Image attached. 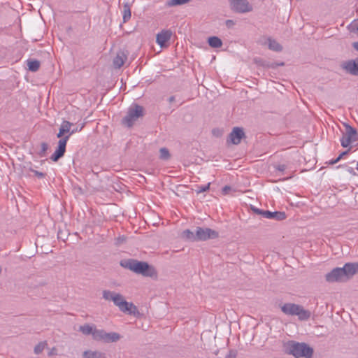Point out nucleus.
I'll use <instances>...</instances> for the list:
<instances>
[{
    "label": "nucleus",
    "instance_id": "1",
    "mask_svg": "<svg viewBox=\"0 0 358 358\" xmlns=\"http://www.w3.org/2000/svg\"><path fill=\"white\" fill-rule=\"evenodd\" d=\"M358 273V263H346L343 267H336L325 275L327 282H344Z\"/></svg>",
    "mask_w": 358,
    "mask_h": 358
},
{
    "label": "nucleus",
    "instance_id": "2",
    "mask_svg": "<svg viewBox=\"0 0 358 358\" xmlns=\"http://www.w3.org/2000/svg\"><path fill=\"white\" fill-rule=\"evenodd\" d=\"M282 348L285 354L295 358H311L313 355V349L305 343L289 341L283 343Z\"/></svg>",
    "mask_w": 358,
    "mask_h": 358
},
{
    "label": "nucleus",
    "instance_id": "3",
    "mask_svg": "<svg viewBox=\"0 0 358 358\" xmlns=\"http://www.w3.org/2000/svg\"><path fill=\"white\" fill-rule=\"evenodd\" d=\"M120 265L125 268L129 269L137 274H141L143 276L153 278L156 277L157 275L155 268L145 262L129 259L121 261Z\"/></svg>",
    "mask_w": 358,
    "mask_h": 358
},
{
    "label": "nucleus",
    "instance_id": "4",
    "mask_svg": "<svg viewBox=\"0 0 358 358\" xmlns=\"http://www.w3.org/2000/svg\"><path fill=\"white\" fill-rule=\"evenodd\" d=\"M102 296L106 301H113L122 312H129L132 314L136 310V307L132 303H128L119 293L105 289L102 292Z\"/></svg>",
    "mask_w": 358,
    "mask_h": 358
},
{
    "label": "nucleus",
    "instance_id": "5",
    "mask_svg": "<svg viewBox=\"0 0 358 358\" xmlns=\"http://www.w3.org/2000/svg\"><path fill=\"white\" fill-rule=\"evenodd\" d=\"M281 310L287 315H297L300 320H308L311 315V313L303 306L292 303H285L281 306Z\"/></svg>",
    "mask_w": 358,
    "mask_h": 358
},
{
    "label": "nucleus",
    "instance_id": "6",
    "mask_svg": "<svg viewBox=\"0 0 358 358\" xmlns=\"http://www.w3.org/2000/svg\"><path fill=\"white\" fill-rule=\"evenodd\" d=\"M143 115V107L137 103H133L128 108L127 115L122 120V123L130 128L139 117H142Z\"/></svg>",
    "mask_w": 358,
    "mask_h": 358
},
{
    "label": "nucleus",
    "instance_id": "7",
    "mask_svg": "<svg viewBox=\"0 0 358 358\" xmlns=\"http://www.w3.org/2000/svg\"><path fill=\"white\" fill-rule=\"evenodd\" d=\"M92 338L95 341L112 343L119 341L120 336L119 334L115 332L107 333L103 329H97L95 328L93 332Z\"/></svg>",
    "mask_w": 358,
    "mask_h": 358
},
{
    "label": "nucleus",
    "instance_id": "8",
    "mask_svg": "<svg viewBox=\"0 0 358 358\" xmlns=\"http://www.w3.org/2000/svg\"><path fill=\"white\" fill-rule=\"evenodd\" d=\"M252 210L257 215H261L267 219L275 220L277 221H282L286 219V214L285 212L275 211L271 212L269 210H264L257 208L255 206L251 207Z\"/></svg>",
    "mask_w": 358,
    "mask_h": 358
},
{
    "label": "nucleus",
    "instance_id": "9",
    "mask_svg": "<svg viewBox=\"0 0 358 358\" xmlns=\"http://www.w3.org/2000/svg\"><path fill=\"white\" fill-rule=\"evenodd\" d=\"M196 241H204L208 239H214L218 237L217 231L210 228L196 227L195 230Z\"/></svg>",
    "mask_w": 358,
    "mask_h": 358
},
{
    "label": "nucleus",
    "instance_id": "10",
    "mask_svg": "<svg viewBox=\"0 0 358 358\" xmlns=\"http://www.w3.org/2000/svg\"><path fill=\"white\" fill-rule=\"evenodd\" d=\"M344 125L345 127L346 131L341 139V143L343 148H347L352 142L357 141V132L349 124H345Z\"/></svg>",
    "mask_w": 358,
    "mask_h": 358
},
{
    "label": "nucleus",
    "instance_id": "11",
    "mask_svg": "<svg viewBox=\"0 0 358 358\" xmlns=\"http://www.w3.org/2000/svg\"><path fill=\"white\" fill-rule=\"evenodd\" d=\"M230 6L234 11L238 13H245L252 10V6L247 0H233L231 1Z\"/></svg>",
    "mask_w": 358,
    "mask_h": 358
},
{
    "label": "nucleus",
    "instance_id": "12",
    "mask_svg": "<svg viewBox=\"0 0 358 358\" xmlns=\"http://www.w3.org/2000/svg\"><path fill=\"white\" fill-rule=\"evenodd\" d=\"M341 69L347 73L352 76H358V57L355 59H349L341 64Z\"/></svg>",
    "mask_w": 358,
    "mask_h": 358
},
{
    "label": "nucleus",
    "instance_id": "13",
    "mask_svg": "<svg viewBox=\"0 0 358 358\" xmlns=\"http://www.w3.org/2000/svg\"><path fill=\"white\" fill-rule=\"evenodd\" d=\"M69 141V136H65L61 138L58 142V146L55 152L50 157L53 162H57L61 157L64 155L66 152V143Z\"/></svg>",
    "mask_w": 358,
    "mask_h": 358
},
{
    "label": "nucleus",
    "instance_id": "14",
    "mask_svg": "<svg viewBox=\"0 0 358 358\" xmlns=\"http://www.w3.org/2000/svg\"><path fill=\"white\" fill-rule=\"evenodd\" d=\"M244 136L245 134L241 128L234 127L229 134V140L233 144L238 145Z\"/></svg>",
    "mask_w": 358,
    "mask_h": 358
},
{
    "label": "nucleus",
    "instance_id": "15",
    "mask_svg": "<svg viewBox=\"0 0 358 358\" xmlns=\"http://www.w3.org/2000/svg\"><path fill=\"white\" fill-rule=\"evenodd\" d=\"M73 124L67 120H64L61 124L59 132L57 134V138H62L65 136H68L69 138L71 136V127Z\"/></svg>",
    "mask_w": 358,
    "mask_h": 358
},
{
    "label": "nucleus",
    "instance_id": "16",
    "mask_svg": "<svg viewBox=\"0 0 358 358\" xmlns=\"http://www.w3.org/2000/svg\"><path fill=\"white\" fill-rule=\"evenodd\" d=\"M172 33L170 30H163L157 35V43L163 48L166 43L171 39Z\"/></svg>",
    "mask_w": 358,
    "mask_h": 358
},
{
    "label": "nucleus",
    "instance_id": "17",
    "mask_svg": "<svg viewBox=\"0 0 358 358\" xmlns=\"http://www.w3.org/2000/svg\"><path fill=\"white\" fill-rule=\"evenodd\" d=\"M127 58V57L124 52L121 51L117 52V55L113 59V65L115 68L120 69V67H122L124 65Z\"/></svg>",
    "mask_w": 358,
    "mask_h": 358
},
{
    "label": "nucleus",
    "instance_id": "18",
    "mask_svg": "<svg viewBox=\"0 0 358 358\" xmlns=\"http://www.w3.org/2000/svg\"><path fill=\"white\" fill-rule=\"evenodd\" d=\"M28 69L31 72H36L41 66V63L38 60L36 59H28L27 61Z\"/></svg>",
    "mask_w": 358,
    "mask_h": 358
},
{
    "label": "nucleus",
    "instance_id": "19",
    "mask_svg": "<svg viewBox=\"0 0 358 358\" xmlns=\"http://www.w3.org/2000/svg\"><path fill=\"white\" fill-rule=\"evenodd\" d=\"M208 44L214 48H220L222 45V40L217 36H210L208 39Z\"/></svg>",
    "mask_w": 358,
    "mask_h": 358
},
{
    "label": "nucleus",
    "instance_id": "20",
    "mask_svg": "<svg viewBox=\"0 0 358 358\" xmlns=\"http://www.w3.org/2000/svg\"><path fill=\"white\" fill-rule=\"evenodd\" d=\"M268 48L275 52H280L282 50V45L278 43L275 40L271 38H268Z\"/></svg>",
    "mask_w": 358,
    "mask_h": 358
},
{
    "label": "nucleus",
    "instance_id": "21",
    "mask_svg": "<svg viewBox=\"0 0 358 358\" xmlns=\"http://www.w3.org/2000/svg\"><path fill=\"white\" fill-rule=\"evenodd\" d=\"M122 14L123 22H127L131 18V8L129 3H125L123 5Z\"/></svg>",
    "mask_w": 358,
    "mask_h": 358
},
{
    "label": "nucleus",
    "instance_id": "22",
    "mask_svg": "<svg viewBox=\"0 0 358 358\" xmlns=\"http://www.w3.org/2000/svg\"><path fill=\"white\" fill-rule=\"evenodd\" d=\"M95 328H93L92 326L86 324L82 325L79 328V331H81L84 335H93V332Z\"/></svg>",
    "mask_w": 358,
    "mask_h": 358
},
{
    "label": "nucleus",
    "instance_id": "23",
    "mask_svg": "<svg viewBox=\"0 0 358 358\" xmlns=\"http://www.w3.org/2000/svg\"><path fill=\"white\" fill-rule=\"evenodd\" d=\"M101 352L98 351L87 350L83 352V356L84 358H101Z\"/></svg>",
    "mask_w": 358,
    "mask_h": 358
},
{
    "label": "nucleus",
    "instance_id": "24",
    "mask_svg": "<svg viewBox=\"0 0 358 358\" xmlns=\"http://www.w3.org/2000/svg\"><path fill=\"white\" fill-rule=\"evenodd\" d=\"M182 236L186 239L192 241H196L195 232L186 229L182 232Z\"/></svg>",
    "mask_w": 358,
    "mask_h": 358
},
{
    "label": "nucleus",
    "instance_id": "25",
    "mask_svg": "<svg viewBox=\"0 0 358 358\" xmlns=\"http://www.w3.org/2000/svg\"><path fill=\"white\" fill-rule=\"evenodd\" d=\"M189 0H169L166 2L168 6H175L179 5H183L189 2Z\"/></svg>",
    "mask_w": 358,
    "mask_h": 358
},
{
    "label": "nucleus",
    "instance_id": "26",
    "mask_svg": "<svg viewBox=\"0 0 358 358\" xmlns=\"http://www.w3.org/2000/svg\"><path fill=\"white\" fill-rule=\"evenodd\" d=\"M159 154L160 159L163 160H168L171 157L169 150L166 148H162L159 150Z\"/></svg>",
    "mask_w": 358,
    "mask_h": 358
},
{
    "label": "nucleus",
    "instance_id": "27",
    "mask_svg": "<svg viewBox=\"0 0 358 358\" xmlns=\"http://www.w3.org/2000/svg\"><path fill=\"white\" fill-rule=\"evenodd\" d=\"M48 149V143H45V142H43L41 144V150L39 151L38 152V155L41 157H43L45 156L46 155V152Z\"/></svg>",
    "mask_w": 358,
    "mask_h": 358
},
{
    "label": "nucleus",
    "instance_id": "28",
    "mask_svg": "<svg viewBox=\"0 0 358 358\" xmlns=\"http://www.w3.org/2000/svg\"><path fill=\"white\" fill-rule=\"evenodd\" d=\"M45 346V343H39L38 345H36L35 346V348H34V352L36 355L40 354L44 350Z\"/></svg>",
    "mask_w": 358,
    "mask_h": 358
},
{
    "label": "nucleus",
    "instance_id": "29",
    "mask_svg": "<svg viewBox=\"0 0 358 358\" xmlns=\"http://www.w3.org/2000/svg\"><path fill=\"white\" fill-rule=\"evenodd\" d=\"M349 29L352 32L358 33V19L355 20L349 26Z\"/></svg>",
    "mask_w": 358,
    "mask_h": 358
},
{
    "label": "nucleus",
    "instance_id": "30",
    "mask_svg": "<svg viewBox=\"0 0 358 358\" xmlns=\"http://www.w3.org/2000/svg\"><path fill=\"white\" fill-rule=\"evenodd\" d=\"M210 183L208 182L207 185H203V186H198L197 187V189H196V194H200L201 192H206L207 190L209 189L210 188Z\"/></svg>",
    "mask_w": 358,
    "mask_h": 358
},
{
    "label": "nucleus",
    "instance_id": "31",
    "mask_svg": "<svg viewBox=\"0 0 358 358\" xmlns=\"http://www.w3.org/2000/svg\"><path fill=\"white\" fill-rule=\"evenodd\" d=\"M30 171L33 172L34 173V175L36 177H38V178H43L45 176V173H44L43 172H39V171H36V170H34L33 169H30Z\"/></svg>",
    "mask_w": 358,
    "mask_h": 358
},
{
    "label": "nucleus",
    "instance_id": "32",
    "mask_svg": "<svg viewBox=\"0 0 358 358\" xmlns=\"http://www.w3.org/2000/svg\"><path fill=\"white\" fill-rule=\"evenodd\" d=\"M275 169L279 172H283L286 170L287 166L285 164H279L275 166Z\"/></svg>",
    "mask_w": 358,
    "mask_h": 358
},
{
    "label": "nucleus",
    "instance_id": "33",
    "mask_svg": "<svg viewBox=\"0 0 358 358\" xmlns=\"http://www.w3.org/2000/svg\"><path fill=\"white\" fill-rule=\"evenodd\" d=\"M237 353L235 350H230L229 354L226 356L225 358H236Z\"/></svg>",
    "mask_w": 358,
    "mask_h": 358
},
{
    "label": "nucleus",
    "instance_id": "34",
    "mask_svg": "<svg viewBox=\"0 0 358 358\" xmlns=\"http://www.w3.org/2000/svg\"><path fill=\"white\" fill-rule=\"evenodd\" d=\"M231 189V187L230 186L226 185L222 189V194H229V192Z\"/></svg>",
    "mask_w": 358,
    "mask_h": 358
},
{
    "label": "nucleus",
    "instance_id": "35",
    "mask_svg": "<svg viewBox=\"0 0 358 358\" xmlns=\"http://www.w3.org/2000/svg\"><path fill=\"white\" fill-rule=\"evenodd\" d=\"M83 127H84V124H83L80 128L76 127V128L71 129V135L76 132L80 131Z\"/></svg>",
    "mask_w": 358,
    "mask_h": 358
},
{
    "label": "nucleus",
    "instance_id": "36",
    "mask_svg": "<svg viewBox=\"0 0 358 358\" xmlns=\"http://www.w3.org/2000/svg\"><path fill=\"white\" fill-rule=\"evenodd\" d=\"M346 153L347 152H343V153H341L334 161L331 162V164L337 163L342 158L343 155H345Z\"/></svg>",
    "mask_w": 358,
    "mask_h": 358
},
{
    "label": "nucleus",
    "instance_id": "37",
    "mask_svg": "<svg viewBox=\"0 0 358 358\" xmlns=\"http://www.w3.org/2000/svg\"><path fill=\"white\" fill-rule=\"evenodd\" d=\"M346 153L347 152H343V153H341L334 161L331 162V164L337 163L342 158L343 155H345Z\"/></svg>",
    "mask_w": 358,
    "mask_h": 358
},
{
    "label": "nucleus",
    "instance_id": "38",
    "mask_svg": "<svg viewBox=\"0 0 358 358\" xmlns=\"http://www.w3.org/2000/svg\"><path fill=\"white\" fill-rule=\"evenodd\" d=\"M226 25H227V27L228 28H230V27H231L232 26H234V21H233V20H227L226 21Z\"/></svg>",
    "mask_w": 358,
    "mask_h": 358
},
{
    "label": "nucleus",
    "instance_id": "39",
    "mask_svg": "<svg viewBox=\"0 0 358 358\" xmlns=\"http://www.w3.org/2000/svg\"><path fill=\"white\" fill-rule=\"evenodd\" d=\"M348 171L350 174H352V175H353V176H355V175H356V172L355 171V170H354V169H353L352 167H349V168L348 169Z\"/></svg>",
    "mask_w": 358,
    "mask_h": 358
},
{
    "label": "nucleus",
    "instance_id": "40",
    "mask_svg": "<svg viewBox=\"0 0 358 358\" xmlns=\"http://www.w3.org/2000/svg\"><path fill=\"white\" fill-rule=\"evenodd\" d=\"M353 48L355 50H356L357 51H358V41L357 42H354L352 44Z\"/></svg>",
    "mask_w": 358,
    "mask_h": 358
},
{
    "label": "nucleus",
    "instance_id": "41",
    "mask_svg": "<svg viewBox=\"0 0 358 358\" xmlns=\"http://www.w3.org/2000/svg\"><path fill=\"white\" fill-rule=\"evenodd\" d=\"M175 99H176L175 96H171L169 98L168 101L169 103H173V101H175Z\"/></svg>",
    "mask_w": 358,
    "mask_h": 358
},
{
    "label": "nucleus",
    "instance_id": "42",
    "mask_svg": "<svg viewBox=\"0 0 358 358\" xmlns=\"http://www.w3.org/2000/svg\"><path fill=\"white\" fill-rule=\"evenodd\" d=\"M118 242L120 243H122L124 241V238L122 236V237H119L118 239H117Z\"/></svg>",
    "mask_w": 358,
    "mask_h": 358
},
{
    "label": "nucleus",
    "instance_id": "43",
    "mask_svg": "<svg viewBox=\"0 0 358 358\" xmlns=\"http://www.w3.org/2000/svg\"><path fill=\"white\" fill-rule=\"evenodd\" d=\"M291 177H292V176H289V177H287L285 179L291 178Z\"/></svg>",
    "mask_w": 358,
    "mask_h": 358
},
{
    "label": "nucleus",
    "instance_id": "44",
    "mask_svg": "<svg viewBox=\"0 0 358 358\" xmlns=\"http://www.w3.org/2000/svg\"><path fill=\"white\" fill-rule=\"evenodd\" d=\"M357 169L358 170V162H357Z\"/></svg>",
    "mask_w": 358,
    "mask_h": 358
},
{
    "label": "nucleus",
    "instance_id": "45",
    "mask_svg": "<svg viewBox=\"0 0 358 358\" xmlns=\"http://www.w3.org/2000/svg\"><path fill=\"white\" fill-rule=\"evenodd\" d=\"M1 271H2V269H1V267L0 266V273H1Z\"/></svg>",
    "mask_w": 358,
    "mask_h": 358
}]
</instances>
